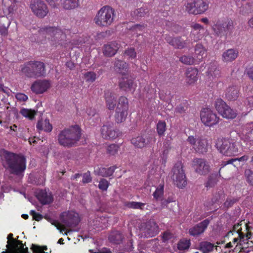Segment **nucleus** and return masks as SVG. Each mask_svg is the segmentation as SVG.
<instances>
[{"label":"nucleus","instance_id":"obj_1","mask_svg":"<svg viewBox=\"0 0 253 253\" xmlns=\"http://www.w3.org/2000/svg\"><path fill=\"white\" fill-rule=\"evenodd\" d=\"M0 157L3 167L9 172L18 176H23L26 169V159L22 154L16 153L2 149Z\"/></svg>","mask_w":253,"mask_h":253},{"label":"nucleus","instance_id":"obj_2","mask_svg":"<svg viewBox=\"0 0 253 253\" xmlns=\"http://www.w3.org/2000/svg\"><path fill=\"white\" fill-rule=\"evenodd\" d=\"M215 146L219 153L226 157L236 156L243 151L241 142L228 137L217 138Z\"/></svg>","mask_w":253,"mask_h":253},{"label":"nucleus","instance_id":"obj_3","mask_svg":"<svg viewBox=\"0 0 253 253\" xmlns=\"http://www.w3.org/2000/svg\"><path fill=\"white\" fill-rule=\"evenodd\" d=\"M81 137V129L78 125L62 130L58 135L59 144L64 147L76 146Z\"/></svg>","mask_w":253,"mask_h":253},{"label":"nucleus","instance_id":"obj_4","mask_svg":"<svg viewBox=\"0 0 253 253\" xmlns=\"http://www.w3.org/2000/svg\"><path fill=\"white\" fill-rule=\"evenodd\" d=\"M116 14L114 9L108 5L101 7L94 18L95 23L101 27H108L114 22Z\"/></svg>","mask_w":253,"mask_h":253},{"label":"nucleus","instance_id":"obj_5","mask_svg":"<svg viewBox=\"0 0 253 253\" xmlns=\"http://www.w3.org/2000/svg\"><path fill=\"white\" fill-rule=\"evenodd\" d=\"M21 72L27 77L37 78L46 74L44 64L41 61H31L24 64Z\"/></svg>","mask_w":253,"mask_h":253},{"label":"nucleus","instance_id":"obj_6","mask_svg":"<svg viewBox=\"0 0 253 253\" xmlns=\"http://www.w3.org/2000/svg\"><path fill=\"white\" fill-rule=\"evenodd\" d=\"M234 29L233 21L231 19H225L218 20L212 26L215 35L227 38L230 36Z\"/></svg>","mask_w":253,"mask_h":253},{"label":"nucleus","instance_id":"obj_7","mask_svg":"<svg viewBox=\"0 0 253 253\" xmlns=\"http://www.w3.org/2000/svg\"><path fill=\"white\" fill-rule=\"evenodd\" d=\"M40 31L45 32L46 36L50 37L51 44L55 46L64 45L66 35L61 30L56 27H46L41 29Z\"/></svg>","mask_w":253,"mask_h":253},{"label":"nucleus","instance_id":"obj_8","mask_svg":"<svg viewBox=\"0 0 253 253\" xmlns=\"http://www.w3.org/2000/svg\"><path fill=\"white\" fill-rule=\"evenodd\" d=\"M186 10L190 14L194 15L204 13L209 8L208 0H192L188 2L186 6Z\"/></svg>","mask_w":253,"mask_h":253},{"label":"nucleus","instance_id":"obj_9","mask_svg":"<svg viewBox=\"0 0 253 253\" xmlns=\"http://www.w3.org/2000/svg\"><path fill=\"white\" fill-rule=\"evenodd\" d=\"M214 106L216 111L223 118L233 119L237 116V111L227 105L226 103L221 98H217L215 100Z\"/></svg>","mask_w":253,"mask_h":253},{"label":"nucleus","instance_id":"obj_10","mask_svg":"<svg viewBox=\"0 0 253 253\" xmlns=\"http://www.w3.org/2000/svg\"><path fill=\"white\" fill-rule=\"evenodd\" d=\"M171 178L174 184L179 188H183L187 185V179L181 163L176 164L172 169Z\"/></svg>","mask_w":253,"mask_h":253},{"label":"nucleus","instance_id":"obj_11","mask_svg":"<svg viewBox=\"0 0 253 253\" xmlns=\"http://www.w3.org/2000/svg\"><path fill=\"white\" fill-rule=\"evenodd\" d=\"M200 118L206 126L211 127L217 125L220 118L217 114L210 108H203L200 112Z\"/></svg>","mask_w":253,"mask_h":253},{"label":"nucleus","instance_id":"obj_12","mask_svg":"<svg viewBox=\"0 0 253 253\" xmlns=\"http://www.w3.org/2000/svg\"><path fill=\"white\" fill-rule=\"evenodd\" d=\"M187 141L198 153L204 154L208 151L207 140L201 137L190 135L188 137Z\"/></svg>","mask_w":253,"mask_h":253},{"label":"nucleus","instance_id":"obj_13","mask_svg":"<svg viewBox=\"0 0 253 253\" xmlns=\"http://www.w3.org/2000/svg\"><path fill=\"white\" fill-rule=\"evenodd\" d=\"M29 7L34 14L40 18L45 17L49 12L47 5L42 0H31Z\"/></svg>","mask_w":253,"mask_h":253},{"label":"nucleus","instance_id":"obj_14","mask_svg":"<svg viewBox=\"0 0 253 253\" xmlns=\"http://www.w3.org/2000/svg\"><path fill=\"white\" fill-rule=\"evenodd\" d=\"M241 226V224H240L239 223L235 224L233 226L232 231L229 232L228 233V234H229L231 233L233 234V232H236L238 234V237L234 238L233 240V243L234 244H236V246L234 248V250L237 251L240 249L244 248L246 243L247 242V240H245L246 239V238H244L246 236V233H244L242 231V228Z\"/></svg>","mask_w":253,"mask_h":253},{"label":"nucleus","instance_id":"obj_15","mask_svg":"<svg viewBox=\"0 0 253 253\" xmlns=\"http://www.w3.org/2000/svg\"><path fill=\"white\" fill-rule=\"evenodd\" d=\"M192 167L195 172L200 175H206L210 170L208 162L204 159L195 158L192 161Z\"/></svg>","mask_w":253,"mask_h":253},{"label":"nucleus","instance_id":"obj_16","mask_svg":"<svg viewBox=\"0 0 253 253\" xmlns=\"http://www.w3.org/2000/svg\"><path fill=\"white\" fill-rule=\"evenodd\" d=\"M61 217L62 222L70 227L76 226L80 221L78 214L73 211L63 212Z\"/></svg>","mask_w":253,"mask_h":253},{"label":"nucleus","instance_id":"obj_17","mask_svg":"<svg viewBox=\"0 0 253 253\" xmlns=\"http://www.w3.org/2000/svg\"><path fill=\"white\" fill-rule=\"evenodd\" d=\"M119 86L120 89L125 92H133L137 86L134 79L128 77H123L119 79Z\"/></svg>","mask_w":253,"mask_h":253},{"label":"nucleus","instance_id":"obj_18","mask_svg":"<svg viewBox=\"0 0 253 253\" xmlns=\"http://www.w3.org/2000/svg\"><path fill=\"white\" fill-rule=\"evenodd\" d=\"M101 134L104 139H114L119 136L121 133L119 129H114L110 125H106L102 126Z\"/></svg>","mask_w":253,"mask_h":253},{"label":"nucleus","instance_id":"obj_19","mask_svg":"<svg viewBox=\"0 0 253 253\" xmlns=\"http://www.w3.org/2000/svg\"><path fill=\"white\" fill-rule=\"evenodd\" d=\"M209 224L210 220L206 219L190 228L189 229V233L192 236H198L205 232Z\"/></svg>","mask_w":253,"mask_h":253},{"label":"nucleus","instance_id":"obj_20","mask_svg":"<svg viewBox=\"0 0 253 253\" xmlns=\"http://www.w3.org/2000/svg\"><path fill=\"white\" fill-rule=\"evenodd\" d=\"M50 86V83L46 80L35 82L31 85V90L36 94H42L45 92Z\"/></svg>","mask_w":253,"mask_h":253},{"label":"nucleus","instance_id":"obj_21","mask_svg":"<svg viewBox=\"0 0 253 253\" xmlns=\"http://www.w3.org/2000/svg\"><path fill=\"white\" fill-rule=\"evenodd\" d=\"M192 30L191 31L190 37L194 42H197L202 39L203 37L204 28L201 25L195 23L191 25Z\"/></svg>","mask_w":253,"mask_h":253},{"label":"nucleus","instance_id":"obj_22","mask_svg":"<svg viewBox=\"0 0 253 253\" xmlns=\"http://www.w3.org/2000/svg\"><path fill=\"white\" fill-rule=\"evenodd\" d=\"M159 232V227L158 224L153 220H150L146 223L144 232L147 237H154Z\"/></svg>","mask_w":253,"mask_h":253},{"label":"nucleus","instance_id":"obj_23","mask_svg":"<svg viewBox=\"0 0 253 253\" xmlns=\"http://www.w3.org/2000/svg\"><path fill=\"white\" fill-rule=\"evenodd\" d=\"M104 99L106 108L110 111L114 110L117 102L116 94L109 90L106 91L104 93Z\"/></svg>","mask_w":253,"mask_h":253},{"label":"nucleus","instance_id":"obj_24","mask_svg":"<svg viewBox=\"0 0 253 253\" xmlns=\"http://www.w3.org/2000/svg\"><path fill=\"white\" fill-rule=\"evenodd\" d=\"M241 139L246 145L250 146L253 145V123L246 127L243 131Z\"/></svg>","mask_w":253,"mask_h":253},{"label":"nucleus","instance_id":"obj_25","mask_svg":"<svg viewBox=\"0 0 253 253\" xmlns=\"http://www.w3.org/2000/svg\"><path fill=\"white\" fill-rule=\"evenodd\" d=\"M198 70L193 67L188 68L185 73V82L188 85L194 84L198 80Z\"/></svg>","mask_w":253,"mask_h":253},{"label":"nucleus","instance_id":"obj_26","mask_svg":"<svg viewBox=\"0 0 253 253\" xmlns=\"http://www.w3.org/2000/svg\"><path fill=\"white\" fill-rule=\"evenodd\" d=\"M37 198L43 205L50 204L53 201V197L50 193H47L45 190H40L37 194Z\"/></svg>","mask_w":253,"mask_h":253},{"label":"nucleus","instance_id":"obj_27","mask_svg":"<svg viewBox=\"0 0 253 253\" xmlns=\"http://www.w3.org/2000/svg\"><path fill=\"white\" fill-rule=\"evenodd\" d=\"M119 48L120 44L116 42H111L104 45L103 53L106 56H113L116 54Z\"/></svg>","mask_w":253,"mask_h":253},{"label":"nucleus","instance_id":"obj_28","mask_svg":"<svg viewBox=\"0 0 253 253\" xmlns=\"http://www.w3.org/2000/svg\"><path fill=\"white\" fill-rule=\"evenodd\" d=\"M150 142V138L146 136H138L131 139V143L137 148L145 147Z\"/></svg>","mask_w":253,"mask_h":253},{"label":"nucleus","instance_id":"obj_29","mask_svg":"<svg viewBox=\"0 0 253 253\" xmlns=\"http://www.w3.org/2000/svg\"><path fill=\"white\" fill-rule=\"evenodd\" d=\"M238 54V49L235 48L228 49L223 52L222 59L225 62H231L237 58Z\"/></svg>","mask_w":253,"mask_h":253},{"label":"nucleus","instance_id":"obj_30","mask_svg":"<svg viewBox=\"0 0 253 253\" xmlns=\"http://www.w3.org/2000/svg\"><path fill=\"white\" fill-rule=\"evenodd\" d=\"M114 68L117 73L126 76L128 71V65L124 61L117 59L115 62Z\"/></svg>","mask_w":253,"mask_h":253},{"label":"nucleus","instance_id":"obj_31","mask_svg":"<svg viewBox=\"0 0 253 253\" xmlns=\"http://www.w3.org/2000/svg\"><path fill=\"white\" fill-rule=\"evenodd\" d=\"M239 88L236 85H231L225 91V97L229 101H235L239 95Z\"/></svg>","mask_w":253,"mask_h":253},{"label":"nucleus","instance_id":"obj_32","mask_svg":"<svg viewBox=\"0 0 253 253\" xmlns=\"http://www.w3.org/2000/svg\"><path fill=\"white\" fill-rule=\"evenodd\" d=\"M36 127L39 131L44 130L48 132L51 131L52 129V126L49 122V120L47 119L38 121Z\"/></svg>","mask_w":253,"mask_h":253},{"label":"nucleus","instance_id":"obj_33","mask_svg":"<svg viewBox=\"0 0 253 253\" xmlns=\"http://www.w3.org/2000/svg\"><path fill=\"white\" fill-rule=\"evenodd\" d=\"M116 110L123 111L128 112V99L125 96H121L118 99Z\"/></svg>","mask_w":253,"mask_h":253},{"label":"nucleus","instance_id":"obj_34","mask_svg":"<svg viewBox=\"0 0 253 253\" xmlns=\"http://www.w3.org/2000/svg\"><path fill=\"white\" fill-rule=\"evenodd\" d=\"M214 248V244L208 241H202L200 243L198 249L202 253H211Z\"/></svg>","mask_w":253,"mask_h":253},{"label":"nucleus","instance_id":"obj_35","mask_svg":"<svg viewBox=\"0 0 253 253\" xmlns=\"http://www.w3.org/2000/svg\"><path fill=\"white\" fill-rule=\"evenodd\" d=\"M249 159V156L245 155L240 158L231 159L226 161H223L221 164V168L219 170V174L220 173L223 169L227 165L232 164L233 162L238 161L239 162H246Z\"/></svg>","mask_w":253,"mask_h":253},{"label":"nucleus","instance_id":"obj_36","mask_svg":"<svg viewBox=\"0 0 253 253\" xmlns=\"http://www.w3.org/2000/svg\"><path fill=\"white\" fill-rule=\"evenodd\" d=\"M208 75L212 78H218L220 76V71L217 67L215 63H211L207 72Z\"/></svg>","mask_w":253,"mask_h":253},{"label":"nucleus","instance_id":"obj_37","mask_svg":"<svg viewBox=\"0 0 253 253\" xmlns=\"http://www.w3.org/2000/svg\"><path fill=\"white\" fill-rule=\"evenodd\" d=\"M195 54L198 59L201 61L207 56V50L201 44H197L195 47Z\"/></svg>","mask_w":253,"mask_h":253},{"label":"nucleus","instance_id":"obj_38","mask_svg":"<svg viewBox=\"0 0 253 253\" xmlns=\"http://www.w3.org/2000/svg\"><path fill=\"white\" fill-rule=\"evenodd\" d=\"M108 239L111 242L116 244H120L123 241V235L119 231H115L109 235Z\"/></svg>","mask_w":253,"mask_h":253},{"label":"nucleus","instance_id":"obj_39","mask_svg":"<svg viewBox=\"0 0 253 253\" xmlns=\"http://www.w3.org/2000/svg\"><path fill=\"white\" fill-rule=\"evenodd\" d=\"M66 9H74L79 5V0H59Z\"/></svg>","mask_w":253,"mask_h":253},{"label":"nucleus","instance_id":"obj_40","mask_svg":"<svg viewBox=\"0 0 253 253\" xmlns=\"http://www.w3.org/2000/svg\"><path fill=\"white\" fill-rule=\"evenodd\" d=\"M164 182L160 183L156 188V190L153 194L155 199L157 201L161 200L164 194Z\"/></svg>","mask_w":253,"mask_h":253},{"label":"nucleus","instance_id":"obj_41","mask_svg":"<svg viewBox=\"0 0 253 253\" xmlns=\"http://www.w3.org/2000/svg\"><path fill=\"white\" fill-rule=\"evenodd\" d=\"M127 114V112L116 110L114 116L116 122L119 124L124 122L126 118Z\"/></svg>","mask_w":253,"mask_h":253},{"label":"nucleus","instance_id":"obj_42","mask_svg":"<svg viewBox=\"0 0 253 253\" xmlns=\"http://www.w3.org/2000/svg\"><path fill=\"white\" fill-rule=\"evenodd\" d=\"M20 113L24 117L32 120L35 118L37 112L34 110L22 108L20 111Z\"/></svg>","mask_w":253,"mask_h":253},{"label":"nucleus","instance_id":"obj_43","mask_svg":"<svg viewBox=\"0 0 253 253\" xmlns=\"http://www.w3.org/2000/svg\"><path fill=\"white\" fill-rule=\"evenodd\" d=\"M225 197V195L223 191H220L215 193L211 198L212 204L215 203L218 204H221Z\"/></svg>","mask_w":253,"mask_h":253},{"label":"nucleus","instance_id":"obj_44","mask_svg":"<svg viewBox=\"0 0 253 253\" xmlns=\"http://www.w3.org/2000/svg\"><path fill=\"white\" fill-rule=\"evenodd\" d=\"M157 132L160 136H163L167 129V124L164 121H159L156 126Z\"/></svg>","mask_w":253,"mask_h":253},{"label":"nucleus","instance_id":"obj_45","mask_svg":"<svg viewBox=\"0 0 253 253\" xmlns=\"http://www.w3.org/2000/svg\"><path fill=\"white\" fill-rule=\"evenodd\" d=\"M179 61L184 64L191 65L194 64L195 59L192 56L184 55L179 57Z\"/></svg>","mask_w":253,"mask_h":253},{"label":"nucleus","instance_id":"obj_46","mask_svg":"<svg viewBox=\"0 0 253 253\" xmlns=\"http://www.w3.org/2000/svg\"><path fill=\"white\" fill-rule=\"evenodd\" d=\"M245 226L246 231V236L245 238L246 239L245 240L247 241L246 243V245H247V246H245L244 248H248L249 247H253V233L249 231L248 226L246 225Z\"/></svg>","mask_w":253,"mask_h":253},{"label":"nucleus","instance_id":"obj_47","mask_svg":"<svg viewBox=\"0 0 253 253\" xmlns=\"http://www.w3.org/2000/svg\"><path fill=\"white\" fill-rule=\"evenodd\" d=\"M186 42L181 39L180 37L174 38V41L172 43V46L175 48L182 49L186 46Z\"/></svg>","mask_w":253,"mask_h":253},{"label":"nucleus","instance_id":"obj_48","mask_svg":"<svg viewBox=\"0 0 253 253\" xmlns=\"http://www.w3.org/2000/svg\"><path fill=\"white\" fill-rule=\"evenodd\" d=\"M120 146L119 144H110L108 146L107 148V153L110 156H115L118 153L120 149Z\"/></svg>","mask_w":253,"mask_h":253},{"label":"nucleus","instance_id":"obj_49","mask_svg":"<svg viewBox=\"0 0 253 253\" xmlns=\"http://www.w3.org/2000/svg\"><path fill=\"white\" fill-rule=\"evenodd\" d=\"M149 8L147 6H144L141 8L136 9L134 11V14L137 17H144L149 12Z\"/></svg>","mask_w":253,"mask_h":253},{"label":"nucleus","instance_id":"obj_50","mask_svg":"<svg viewBox=\"0 0 253 253\" xmlns=\"http://www.w3.org/2000/svg\"><path fill=\"white\" fill-rule=\"evenodd\" d=\"M145 205L144 203L137 202H127L126 203L125 206H126L128 208H131L133 209H140L143 210L144 206Z\"/></svg>","mask_w":253,"mask_h":253},{"label":"nucleus","instance_id":"obj_51","mask_svg":"<svg viewBox=\"0 0 253 253\" xmlns=\"http://www.w3.org/2000/svg\"><path fill=\"white\" fill-rule=\"evenodd\" d=\"M124 55L127 56L129 60H133L136 59L137 53L134 48L129 47L125 50Z\"/></svg>","mask_w":253,"mask_h":253},{"label":"nucleus","instance_id":"obj_52","mask_svg":"<svg viewBox=\"0 0 253 253\" xmlns=\"http://www.w3.org/2000/svg\"><path fill=\"white\" fill-rule=\"evenodd\" d=\"M187 108L188 104L187 101L185 100L176 107L174 112L177 114H182L185 113Z\"/></svg>","mask_w":253,"mask_h":253},{"label":"nucleus","instance_id":"obj_53","mask_svg":"<svg viewBox=\"0 0 253 253\" xmlns=\"http://www.w3.org/2000/svg\"><path fill=\"white\" fill-rule=\"evenodd\" d=\"M244 174L248 183L250 185L253 186V170L250 169H246Z\"/></svg>","mask_w":253,"mask_h":253},{"label":"nucleus","instance_id":"obj_54","mask_svg":"<svg viewBox=\"0 0 253 253\" xmlns=\"http://www.w3.org/2000/svg\"><path fill=\"white\" fill-rule=\"evenodd\" d=\"M239 200V198L238 197H228L224 203V206L226 208H229L238 202Z\"/></svg>","mask_w":253,"mask_h":253},{"label":"nucleus","instance_id":"obj_55","mask_svg":"<svg viewBox=\"0 0 253 253\" xmlns=\"http://www.w3.org/2000/svg\"><path fill=\"white\" fill-rule=\"evenodd\" d=\"M85 81L88 83H93L96 79V74L94 72H87L84 74Z\"/></svg>","mask_w":253,"mask_h":253},{"label":"nucleus","instance_id":"obj_56","mask_svg":"<svg viewBox=\"0 0 253 253\" xmlns=\"http://www.w3.org/2000/svg\"><path fill=\"white\" fill-rule=\"evenodd\" d=\"M190 244L189 240H181L177 244V248L179 250L184 251L189 248Z\"/></svg>","mask_w":253,"mask_h":253},{"label":"nucleus","instance_id":"obj_57","mask_svg":"<svg viewBox=\"0 0 253 253\" xmlns=\"http://www.w3.org/2000/svg\"><path fill=\"white\" fill-rule=\"evenodd\" d=\"M94 173L96 175L108 177L107 169L104 167H97L94 169Z\"/></svg>","mask_w":253,"mask_h":253},{"label":"nucleus","instance_id":"obj_58","mask_svg":"<svg viewBox=\"0 0 253 253\" xmlns=\"http://www.w3.org/2000/svg\"><path fill=\"white\" fill-rule=\"evenodd\" d=\"M109 182L104 178L100 179L99 184L98 188L102 191H106L109 187Z\"/></svg>","mask_w":253,"mask_h":253},{"label":"nucleus","instance_id":"obj_59","mask_svg":"<svg viewBox=\"0 0 253 253\" xmlns=\"http://www.w3.org/2000/svg\"><path fill=\"white\" fill-rule=\"evenodd\" d=\"M92 181V177L91 176L90 172L87 171L86 172L84 173L83 175L82 182L84 183H88L91 182Z\"/></svg>","mask_w":253,"mask_h":253},{"label":"nucleus","instance_id":"obj_60","mask_svg":"<svg viewBox=\"0 0 253 253\" xmlns=\"http://www.w3.org/2000/svg\"><path fill=\"white\" fill-rule=\"evenodd\" d=\"M161 206L162 209H163L165 207H167L168 205L169 204L175 201L174 199L171 197H169L167 199H165V200L162 199L161 200Z\"/></svg>","mask_w":253,"mask_h":253},{"label":"nucleus","instance_id":"obj_61","mask_svg":"<svg viewBox=\"0 0 253 253\" xmlns=\"http://www.w3.org/2000/svg\"><path fill=\"white\" fill-rule=\"evenodd\" d=\"M30 214L32 216L33 219L37 221H40L43 218L42 214L36 212L34 210L30 211Z\"/></svg>","mask_w":253,"mask_h":253},{"label":"nucleus","instance_id":"obj_62","mask_svg":"<svg viewBox=\"0 0 253 253\" xmlns=\"http://www.w3.org/2000/svg\"><path fill=\"white\" fill-rule=\"evenodd\" d=\"M16 98L20 101H26L28 100V96L24 93H18L15 95Z\"/></svg>","mask_w":253,"mask_h":253},{"label":"nucleus","instance_id":"obj_63","mask_svg":"<svg viewBox=\"0 0 253 253\" xmlns=\"http://www.w3.org/2000/svg\"><path fill=\"white\" fill-rule=\"evenodd\" d=\"M145 28V26L144 24L140 25V24H135L134 26H132V27L130 28V30L132 31H135L136 32L138 31H142L144 30V29Z\"/></svg>","mask_w":253,"mask_h":253},{"label":"nucleus","instance_id":"obj_64","mask_svg":"<svg viewBox=\"0 0 253 253\" xmlns=\"http://www.w3.org/2000/svg\"><path fill=\"white\" fill-rule=\"evenodd\" d=\"M118 168L116 165H114L111 166L108 168H106L107 169V173L108 177L111 176L114 173L115 170Z\"/></svg>","mask_w":253,"mask_h":253}]
</instances>
